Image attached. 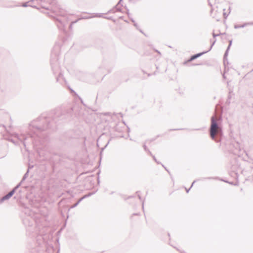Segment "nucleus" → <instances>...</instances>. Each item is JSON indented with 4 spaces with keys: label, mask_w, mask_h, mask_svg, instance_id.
Masks as SVG:
<instances>
[{
    "label": "nucleus",
    "mask_w": 253,
    "mask_h": 253,
    "mask_svg": "<svg viewBox=\"0 0 253 253\" xmlns=\"http://www.w3.org/2000/svg\"><path fill=\"white\" fill-rule=\"evenodd\" d=\"M219 127H218L214 117L211 118V124L210 128V135L212 139H214L215 135L218 132Z\"/></svg>",
    "instance_id": "nucleus-1"
},
{
    "label": "nucleus",
    "mask_w": 253,
    "mask_h": 253,
    "mask_svg": "<svg viewBox=\"0 0 253 253\" xmlns=\"http://www.w3.org/2000/svg\"><path fill=\"white\" fill-rule=\"evenodd\" d=\"M223 14L225 16H227L230 13V8L229 6H227L226 8L223 9Z\"/></svg>",
    "instance_id": "nucleus-2"
},
{
    "label": "nucleus",
    "mask_w": 253,
    "mask_h": 253,
    "mask_svg": "<svg viewBox=\"0 0 253 253\" xmlns=\"http://www.w3.org/2000/svg\"><path fill=\"white\" fill-rule=\"evenodd\" d=\"M14 192L11 191L8 194H7L5 196L3 197L2 199V200H4L9 199L12 195L13 194Z\"/></svg>",
    "instance_id": "nucleus-3"
},
{
    "label": "nucleus",
    "mask_w": 253,
    "mask_h": 253,
    "mask_svg": "<svg viewBox=\"0 0 253 253\" xmlns=\"http://www.w3.org/2000/svg\"><path fill=\"white\" fill-rule=\"evenodd\" d=\"M200 55V54H197V55L192 56L189 61H192V60L195 59L197 57H199Z\"/></svg>",
    "instance_id": "nucleus-4"
}]
</instances>
